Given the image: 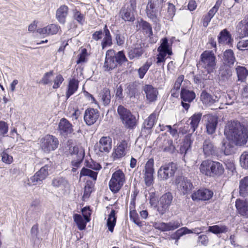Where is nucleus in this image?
<instances>
[{"instance_id": "f257e3e1", "label": "nucleus", "mask_w": 248, "mask_h": 248, "mask_svg": "<svg viewBox=\"0 0 248 248\" xmlns=\"http://www.w3.org/2000/svg\"><path fill=\"white\" fill-rule=\"evenodd\" d=\"M224 134L228 140L232 141L235 145L245 144L248 139L247 128L238 121H230L225 126Z\"/></svg>"}, {"instance_id": "f03ea898", "label": "nucleus", "mask_w": 248, "mask_h": 248, "mask_svg": "<svg viewBox=\"0 0 248 248\" xmlns=\"http://www.w3.org/2000/svg\"><path fill=\"white\" fill-rule=\"evenodd\" d=\"M199 170L202 174L210 177L220 176L224 171L222 164L210 159L202 161L199 167Z\"/></svg>"}, {"instance_id": "7ed1b4c3", "label": "nucleus", "mask_w": 248, "mask_h": 248, "mask_svg": "<svg viewBox=\"0 0 248 248\" xmlns=\"http://www.w3.org/2000/svg\"><path fill=\"white\" fill-rule=\"evenodd\" d=\"M127 61L123 51L116 53L113 49L108 50L106 55L104 68L106 71H110L116 68L118 64H121Z\"/></svg>"}, {"instance_id": "20e7f679", "label": "nucleus", "mask_w": 248, "mask_h": 248, "mask_svg": "<svg viewBox=\"0 0 248 248\" xmlns=\"http://www.w3.org/2000/svg\"><path fill=\"white\" fill-rule=\"evenodd\" d=\"M167 0H150L146 7V14L148 17L153 21L157 22L159 21L161 17V10L163 3Z\"/></svg>"}, {"instance_id": "39448f33", "label": "nucleus", "mask_w": 248, "mask_h": 248, "mask_svg": "<svg viewBox=\"0 0 248 248\" xmlns=\"http://www.w3.org/2000/svg\"><path fill=\"white\" fill-rule=\"evenodd\" d=\"M216 58L213 51L205 50L200 56L198 67L204 68L208 73L213 72L216 65Z\"/></svg>"}, {"instance_id": "423d86ee", "label": "nucleus", "mask_w": 248, "mask_h": 248, "mask_svg": "<svg viewBox=\"0 0 248 248\" xmlns=\"http://www.w3.org/2000/svg\"><path fill=\"white\" fill-rule=\"evenodd\" d=\"M117 112L124 126L129 129H134L137 125L136 117L130 111L124 106L120 105L117 108Z\"/></svg>"}, {"instance_id": "0eeeda50", "label": "nucleus", "mask_w": 248, "mask_h": 248, "mask_svg": "<svg viewBox=\"0 0 248 248\" xmlns=\"http://www.w3.org/2000/svg\"><path fill=\"white\" fill-rule=\"evenodd\" d=\"M125 181V175L122 170H118L112 175L109 182L110 190L114 193H117L122 188Z\"/></svg>"}, {"instance_id": "6e6552de", "label": "nucleus", "mask_w": 248, "mask_h": 248, "mask_svg": "<svg viewBox=\"0 0 248 248\" xmlns=\"http://www.w3.org/2000/svg\"><path fill=\"white\" fill-rule=\"evenodd\" d=\"M59 142L57 138L51 135H46L40 139V147L44 153H49L56 150Z\"/></svg>"}, {"instance_id": "1a4fd4ad", "label": "nucleus", "mask_w": 248, "mask_h": 248, "mask_svg": "<svg viewBox=\"0 0 248 248\" xmlns=\"http://www.w3.org/2000/svg\"><path fill=\"white\" fill-rule=\"evenodd\" d=\"M136 8V0H130L120 11L122 18L125 21L133 22L135 20L134 12Z\"/></svg>"}, {"instance_id": "9d476101", "label": "nucleus", "mask_w": 248, "mask_h": 248, "mask_svg": "<svg viewBox=\"0 0 248 248\" xmlns=\"http://www.w3.org/2000/svg\"><path fill=\"white\" fill-rule=\"evenodd\" d=\"M157 51L158 54L157 55L156 63L159 65L162 63V67H163L164 62L165 61L167 55H170L172 54L171 46L168 43L167 38H164L162 39L161 45L158 47Z\"/></svg>"}, {"instance_id": "9b49d317", "label": "nucleus", "mask_w": 248, "mask_h": 248, "mask_svg": "<svg viewBox=\"0 0 248 248\" xmlns=\"http://www.w3.org/2000/svg\"><path fill=\"white\" fill-rule=\"evenodd\" d=\"M173 201V196L170 192H167L160 197L158 201L157 211L161 215L164 214L169 210Z\"/></svg>"}, {"instance_id": "f8f14e48", "label": "nucleus", "mask_w": 248, "mask_h": 248, "mask_svg": "<svg viewBox=\"0 0 248 248\" xmlns=\"http://www.w3.org/2000/svg\"><path fill=\"white\" fill-rule=\"evenodd\" d=\"M176 170V165L174 163L165 164L159 169L157 172L158 177L161 180H167L173 176Z\"/></svg>"}, {"instance_id": "ddd939ff", "label": "nucleus", "mask_w": 248, "mask_h": 248, "mask_svg": "<svg viewBox=\"0 0 248 248\" xmlns=\"http://www.w3.org/2000/svg\"><path fill=\"white\" fill-rule=\"evenodd\" d=\"M50 169L51 165L49 164L42 167L33 176L30 178V182L33 185L42 184L43 181L48 175V171L50 170Z\"/></svg>"}, {"instance_id": "4468645a", "label": "nucleus", "mask_w": 248, "mask_h": 248, "mask_svg": "<svg viewBox=\"0 0 248 248\" xmlns=\"http://www.w3.org/2000/svg\"><path fill=\"white\" fill-rule=\"evenodd\" d=\"M177 188L183 195L190 193L194 188L191 181L186 177L180 176L176 179Z\"/></svg>"}, {"instance_id": "2eb2a0df", "label": "nucleus", "mask_w": 248, "mask_h": 248, "mask_svg": "<svg viewBox=\"0 0 248 248\" xmlns=\"http://www.w3.org/2000/svg\"><path fill=\"white\" fill-rule=\"evenodd\" d=\"M203 119L207 134L209 135L214 134L216 132L218 124V117L209 114L204 115Z\"/></svg>"}, {"instance_id": "dca6fc26", "label": "nucleus", "mask_w": 248, "mask_h": 248, "mask_svg": "<svg viewBox=\"0 0 248 248\" xmlns=\"http://www.w3.org/2000/svg\"><path fill=\"white\" fill-rule=\"evenodd\" d=\"M195 93L182 87L181 91V104L183 108L187 110L190 107V103L195 98Z\"/></svg>"}, {"instance_id": "f3484780", "label": "nucleus", "mask_w": 248, "mask_h": 248, "mask_svg": "<svg viewBox=\"0 0 248 248\" xmlns=\"http://www.w3.org/2000/svg\"><path fill=\"white\" fill-rule=\"evenodd\" d=\"M213 195V192L212 191L206 189H200L195 192H194L191 197L193 201H208L210 200Z\"/></svg>"}, {"instance_id": "a211bd4d", "label": "nucleus", "mask_w": 248, "mask_h": 248, "mask_svg": "<svg viewBox=\"0 0 248 248\" xmlns=\"http://www.w3.org/2000/svg\"><path fill=\"white\" fill-rule=\"evenodd\" d=\"M96 147L99 152L108 153L112 148V139L109 136H103L100 138L98 142L96 143Z\"/></svg>"}, {"instance_id": "6ab92c4d", "label": "nucleus", "mask_w": 248, "mask_h": 248, "mask_svg": "<svg viewBox=\"0 0 248 248\" xmlns=\"http://www.w3.org/2000/svg\"><path fill=\"white\" fill-rule=\"evenodd\" d=\"M181 226V223L178 221H171L168 223L156 222L154 227L156 229L162 232H167L174 230Z\"/></svg>"}, {"instance_id": "aec40b11", "label": "nucleus", "mask_w": 248, "mask_h": 248, "mask_svg": "<svg viewBox=\"0 0 248 248\" xmlns=\"http://www.w3.org/2000/svg\"><path fill=\"white\" fill-rule=\"evenodd\" d=\"M99 116V111L97 109L90 108L85 110L84 120L88 125H91L94 124Z\"/></svg>"}, {"instance_id": "412c9836", "label": "nucleus", "mask_w": 248, "mask_h": 248, "mask_svg": "<svg viewBox=\"0 0 248 248\" xmlns=\"http://www.w3.org/2000/svg\"><path fill=\"white\" fill-rule=\"evenodd\" d=\"M70 153L76 155L77 160H74L72 161V164L73 166L72 171H76L77 168L79 167L80 163H81L84 158V153L82 150L79 151L78 147L74 146L72 149H70Z\"/></svg>"}, {"instance_id": "4be33fe9", "label": "nucleus", "mask_w": 248, "mask_h": 248, "mask_svg": "<svg viewBox=\"0 0 248 248\" xmlns=\"http://www.w3.org/2000/svg\"><path fill=\"white\" fill-rule=\"evenodd\" d=\"M128 147V144L125 140H122L118 143L112 156L114 159H119L124 156L126 154V150Z\"/></svg>"}, {"instance_id": "5701e85b", "label": "nucleus", "mask_w": 248, "mask_h": 248, "mask_svg": "<svg viewBox=\"0 0 248 248\" xmlns=\"http://www.w3.org/2000/svg\"><path fill=\"white\" fill-rule=\"evenodd\" d=\"M235 206L239 214L248 218V201L237 199L235 202Z\"/></svg>"}, {"instance_id": "b1692460", "label": "nucleus", "mask_w": 248, "mask_h": 248, "mask_svg": "<svg viewBox=\"0 0 248 248\" xmlns=\"http://www.w3.org/2000/svg\"><path fill=\"white\" fill-rule=\"evenodd\" d=\"M60 30V27L55 24H51L43 28H39L37 32L40 34L48 35H54L57 33Z\"/></svg>"}, {"instance_id": "393cba45", "label": "nucleus", "mask_w": 248, "mask_h": 248, "mask_svg": "<svg viewBox=\"0 0 248 248\" xmlns=\"http://www.w3.org/2000/svg\"><path fill=\"white\" fill-rule=\"evenodd\" d=\"M59 130L61 134L67 135L73 131L72 124L65 118L61 119L59 123Z\"/></svg>"}, {"instance_id": "a878e982", "label": "nucleus", "mask_w": 248, "mask_h": 248, "mask_svg": "<svg viewBox=\"0 0 248 248\" xmlns=\"http://www.w3.org/2000/svg\"><path fill=\"white\" fill-rule=\"evenodd\" d=\"M144 49L141 44H137L129 48L128 56L130 60L138 59L143 54Z\"/></svg>"}, {"instance_id": "bb28decb", "label": "nucleus", "mask_w": 248, "mask_h": 248, "mask_svg": "<svg viewBox=\"0 0 248 248\" xmlns=\"http://www.w3.org/2000/svg\"><path fill=\"white\" fill-rule=\"evenodd\" d=\"M237 31L240 38L248 36V16H246L239 22L237 26Z\"/></svg>"}, {"instance_id": "cd10ccee", "label": "nucleus", "mask_w": 248, "mask_h": 248, "mask_svg": "<svg viewBox=\"0 0 248 248\" xmlns=\"http://www.w3.org/2000/svg\"><path fill=\"white\" fill-rule=\"evenodd\" d=\"M202 151L206 157L211 156L215 154V147L210 139L204 140L202 144Z\"/></svg>"}, {"instance_id": "c85d7f7f", "label": "nucleus", "mask_w": 248, "mask_h": 248, "mask_svg": "<svg viewBox=\"0 0 248 248\" xmlns=\"http://www.w3.org/2000/svg\"><path fill=\"white\" fill-rule=\"evenodd\" d=\"M69 8L65 5H61L56 11V17L61 24H64L68 14Z\"/></svg>"}, {"instance_id": "c756f323", "label": "nucleus", "mask_w": 248, "mask_h": 248, "mask_svg": "<svg viewBox=\"0 0 248 248\" xmlns=\"http://www.w3.org/2000/svg\"><path fill=\"white\" fill-rule=\"evenodd\" d=\"M52 186L56 188L63 190L69 187L68 180L62 177H57L54 178L51 182Z\"/></svg>"}, {"instance_id": "7c9ffc66", "label": "nucleus", "mask_w": 248, "mask_h": 248, "mask_svg": "<svg viewBox=\"0 0 248 248\" xmlns=\"http://www.w3.org/2000/svg\"><path fill=\"white\" fill-rule=\"evenodd\" d=\"M143 90L146 94L147 99L149 102H153L156 100L158 91L156 88L150 85H146Z\"/></svg>"}, {"instance_id": "2f4dec72", "label": "nucleus", "mask_w": 248, "mask_h": 248, "mask_svg": "<svg viewBox=\"0 0 248 248\" xmlns=\"http://www.w3.org/2000/svg\"><path fill=\"white\" fill-rule=\"evenodd\" d=\"M201 100L207 106H211L218 101V98L215 95H212L205 91L202 92L201 94Z\"/></svg>"}, {"instance_id": "473e14b6", "label": "nucleus", "mask_w": 248, "mask_h": 248, "mask_svg": "<svg viewBox=\"0 0 248 248\" xmlns=\"http://www.w3.org/2000/svg\"><path fill=\"white\" fill-rule=\"evenodd\" d=\"M223 60L224 63L230 67L233 65L236 62V58L234 52L231 49L226 50L223 53Z\"/></svg>"}, {"instance_id": "72a5a7b5", "label": "nucleus", "mask_w": 248, "mask_h": 248, "mask_svg": "<svg viewBox=\"0 0 248 248\" xmlns=\"http://www.w3.org/2000/svg\"><path fill=\"white\" fill-rule=\"evenodd\" d=\"M78 81L75 78L70 79L69 81L67 91L66 92L67 99L73 94L78 88Z\"/></svg>"}, {"instance_id": "f704fd0d", "label": "nucleus", "mask_w": 248, "mask_h": 248, "mask_svg": "<svg viewBox=\"0 0 248 248\" xmlns=\"http://www.w3.org/2000/svg\"><path fill=\"white\" fill-rule=\"evenodd\" d=\"M235 143L232 140H228V138L222 142V150L224 151V154L229 155L234 152Z\"/></svg>"}, {"instance_id": "c9c22d12", "label": "nucleus", "mask_w": 248, "mask_h": 248, "mask_svg": "<svg viewBox=\"0 0 248 248\" xmlns=\"http://www.w3.org/2000/svg\"><path fill=\"white\" fill-rule=\"evenodd\" d=\"M163 141L162 145H160V148L164 151L169 152L174 149V146L172 145V141L169 139H164L162 140V138H158L156 140V143L160 144Z\"/></svg>"}, {"instance_id": "e433bc0d", "label": "nucleus", "mask_w": 248, "mask_h": 248, "mask_svg": "<svg viewBox=\"0 0 248 248\" xmlns=\"http://www.w3.org/2000/svg\"><path fill=\"white\" fill-rule=\"evenodd\" d=\"M218 39L219 43L224 44H229L232 40L231 34L226 29H224L220 32Z\"/></svg>"}, {"instance_id": "4c0bfd02", "label": "nucleus", "mask_w": 248, "mask_h": 248, "mask_svg": "<svg viewBox=\"0 0 248 248\" xmlns=\"http://www.w3.org/2000/svg\"><path fill=\"white\" fill-rule=\"evenodd\" d=\"M239 194L242 197L248 195V176H245L239 182Z\"/></svg>"}, {"instance_id": "58836bf2", "label": "nucleus", "mask_w": 248, "mask_h": 248, "mask_svg": "<svg viewBox=\"0 0 248 248\" xmlns=\"http://www.w3.org/2000/svg\"><path fill=\"white\" fill-rule=\"evenodd\" d=\"M130 204L133 205V207H131V206H130V217L138 226L141 227L143 224V222L140 220L138 214L136 211L134 209L135 202L134 201L131 202Z\"/></svg>"}, {"instance_id": "ea45409f", "label": "nucleus", "mask_w": 248, "mask_h": 248, "mask_svg": "<svg viewBox=\"0 0 248 248\" xmlns=\"http://www.w3.org/2000/svg\"><path fill=\"white\" fill-rule=\"evenodd\" d=\"M104 32L105 33V36L101 43L103 49L107 46H110L112 44V37L106 25L104 28Z\"/></svg>"}, {"instance_id": "a19ab883", "label": "nucleus", "mask_w": 248, "mask_h": 248, "mask_svg": "<svg viewBox=\"0 0 248 248\" xmlns=\"http://www.w3.org/2000/svg\"><path fill=\"white\" fill-rule=\"evenodd\" d=\"M219 76L221 80L223 81L229 80L232 76V71L230 67H222L219 70Z\"/></svg>"}, {"instance_id": "79ce46f5", "label": "nucleus", "mask_w": 248, "mask_h": 248, "mask_svg": "<svg viewBox=\"0 0 248 248\" xmlns=\"http://www.w3.org/2000/svg\"><path fill=\"white\" fill-rule=\"evenodd\" d=\"M158 115L157 112H156L152 113L144 121V128L148 129H151L156 121Z\"/></svg>"}, {"instance_id": "37998d69", "label": "nucleus", "mask_w": 248, "mask_h": 248, "mask_svg": "<svg viewBox=\"0 0 248 248\" xmlns=\"http://www.w3.org/2000/svg\"><path fill=\"white\" fill-rule=\"evenodd\" d=\"M99 96L105 106H107L110 103L111 95L108 89L104 88L99 93Z\"/></svg>"}, {"instance_id": "c03bdc74", "label": "nucleus", "mask_w": 248, "mask_h": 248, "mask_svg": "<svg viewBox=\"0 0 248 248\" xmlns=\"http://www.w3.org/2000/svg\"><path fill=\"white\" fill-rule=\"evenodd\" d=\"M202 116V114L201 113H197L193 114L189 118V120L191 121L190 124L193 132L195 131L196 129L198 127Z\"/></svg>"}, {"instance_id": "a18cd8bd", "label": "nucleus", "mask_w": 248, "mask_h": 248, "mask_svg": "<svg viewBox=\"0 0 248 248\" xmlns=\"http://www.w3.org/2000/svg\"><path fill=\"white\" fill-rule=\"evenodd\" d=\"M239 81L244 82L248 76V70L244 66H237L235 68Z\"/></svg>"}, {"instance_id": "49530a36", "label": "nucleus", "mask_w": 248, "mask_h": 248, "mask_svg": "<svg viewBox=\"0 0 248 248\" xmlns=\"http://www.w3.org/2000/svg\"><path fill=\"white\" fill-rule=\"evenodd\" d=\"M73 218L74 221L77 224L78 228L80 230H83L85 229L86 223L88 222H86L84 218H83L81 215L77 214H74Z\"/></svg>"}, {"instance_id": "de8ad7c7", "label": "nucleus", "mask_w": 248, "mask_h": 248, "mask_svg": "<svg viewBox=\"0 0 248 248\" xmlns=\"http://www.w3.org/2000/svg\"><path fill=\"white\" fill-rule=\"evenodd\" d=\"M116 222V217H115V211L112 210L107 220V226L109 231L113 232L114 227Z\"/></svg>"}, {"instance_id": "09e8293b", "label": "nucleus", "mask_w": 248, "mask_h": 248, "mask_svg": "<svg viewBox=\"0 0 248 248\" xmlns=\"http://www.w3.org/2000/svg\"><path fill=\"white\" fill-rule=\"evenodd\" d=\"M228 228L225 225H214L209 227L208 231L215 234L225 233L228 232Z\"/></svg>"}, {"instance_id": "8fccbe9b", "label": "nucleus", "mask_w": 248, "mask_h": 248, "mask_svg": "<svg viewBox=\"0 0 248 248\" xmlns=\"http://www.w3.org/2000/svg\"><path fill=\"white\" fill-rule=\"evenodd\" d=\"M97 174L98 172H97L93 171L91 169L83 168L80 171V176H88L92 178L93 180H96Z\"/></svg>"}, {"instance_id": "3c124183", "label": "nucleus", "mask_w": 248, "mask_h": 248, "mask_svg": "<svg viewBox=\"0 0 248 248\" xmlns=\"http://www.w3.org/2000/svg\"><path fill=\"white\" fill-rule=\"evenodd\" d=\"M152 63L151 62H146L141 67H140L138 70L139 77L140 79H142L147 71L151 66Z\"/></svg>"}, {"instance_id": "603ef678", "label": "nucleus", "mask_w": 248, "mask_h": 248, "mask_svg": "<svg viewBox=\"0 0 248 248\" xmlns=\"http://www.w3.org/2000/svg\"><path fill=\"white\" fill-rule=\"evenodd\" d=\"M140 26L142 27L145 33L150 37L153 34L152 29L151 25L146 21H142L140 23Z\"/></svg>"}, {"instance_id": "864d4df0", "label": "nucleus", "mask_w": 248, "mask_h": 248, "mask_svg": "<svg viewBox=\"0 0 248 248\" xmlns=\"http://www.w3.org/2000/svg\"><path fill=\"white\" fill-rule=\"evenodd\" d=\"M53 76V71H50L49 72L46 73L41 79L40 83L43 85L48 84L51 82L52 77Z\"/></svg>"}, {"instance_id": "5fc2aeb1", "label": "nucleus", "mask_w": 248, "mask_h": 248, "mask_svg": "<svg viewBox=\"0 0 248 248\" xmlns=\"http://www.w3.org/2000/svg\"><path fill=\"white\" fill-rule=\"evenodd\" d=\"M240 163L242 168L248 169V152H244L241 155Z\"/></svg>"}, {"instance_id": "6e6d98bb", "label": "nucleus", "mask_w": 248, "mask_h": 248, "mask_svg": "<svg viewBox=\"0 0 248 248\" xmlns=\"http://www.w3.org/2000/svg\"><path fill=\"white\" fill-rule=\"evenodd\" d=\"M154 161L153 158L149 159L146 163L144 168V173H154Z\"/></svg>"}, {"instance_id": "4d7b16f0", "label": "nucleus", "mask_w": 248, "mask_h": 248, "mask_svg": "<svg viewBox=\"0 0 248 248\" xmlns=\"http://www.w3.org/2000/svg\"><path fill=\"white\" fill-rule=\"evenodd\" d=\"M73 17L74 19L80 24H83L85 21L84 15L77 10L74 11Z\"/></svg>"}, {"instance_id": "13d9d810", "label": "nucleus", "mask_w": 248, "mask_h": 248, "mask_svg": "<svg viewBox=\"0 0 248 248\" xmlns=\"http://www.w3.org/2000/svg\"><path fill=\"white\" fill-rule=\"evenodd\" d=\"M184 79V75H180L177 78V80L175 82L174 85V88L172 90L171 92H172V94H175L176 92L179 90L181 84L183 82Z\"/></svg>"}, {"instance_id": "bf43d9fd", "label": "nucleus", "mask_w": 248, "mask_h": 248, "mask_svg": "<svg viewBox=\"0 0 248 248\" xmlns=\"http://www.w3.org/2000/svg\"><path fill=\"white\" fill-rule=\"evenodd\" d=\"M236 47L241 51L248 50V39L239 41L237 44Z\"/></svg>"}, {"instance_id": "052dcab7", "label": "nucleus", "mask_w": 248, "mask_h": 248, "mask_svg": "<svg viewBox=\"0 0 248 248\" xmlns=\"http://www.w3.org/2000/svg\"><path fill=\"white\" fill-rule=\"evenodd\" d=\"M86 166L89 168V169H92L95 170H99L102 168L99 163L94 162L92 160L87 161Z\"/></svg>"}, {"instance_id": "680f3d73", "label": "nucleus", "mask_w": 248, "mask_h": 248, "mask_svg": "<svg viewBox=\"0 0 248 248\" xmlns=\"http://www.w3.org/2000/svg\"><path fill=\"white\" fill-rule=\"evenodd\" d=\"M175 6L173 4L169 2L168 7V15L167 18L169 20H171L175 15Z\"/></svg>"}, {"instance_id": "e2e57ef3", "label": "nucleus", "mask_w": 248, "mask_h": 248, "mask_svg": "<svg viewBox=\"0 0 248 248\" xmlns=\"http://www.w3.org/2000/svg\"><path fill=\"white\" fill-rule=\"evenodd\" d=\"M221 3V0H217L216 2L215 5L209 11L207 15L212 18L215 14L217 12Z\"/></svg>"}, {"instance_id": "0e129e2a", "label": "nucleus", "mask_w": 248, "mask_h": 248, "mask_svg": "<svg viewBox=\"0 0 248 248\" xmlns=\"http://www.w3.org/2000/svg\"><path fill=\"white\" fill-rule=\"evenodd\" d=\"M154 173H144V181L147 186H151L154 181Z\"/></svg>"}, {"instance_id": "69168bd1", "label": "nucleus", "mask_w": 248, "mask_h": 248, "mask_svg": "<svg viewBox=\"0 0 248 248\" xmlns=\"http://www.w3.org/2000/svg\"><path fill=\"white\" fill-rule=\"evenodd\" d=\"M191 143L192 141L190 138L189 137H186L185 139L184 144L181 148V151H183V150H185L186 153L190 147Z\"/></svg>"}, {"instance_id": "338daca9", "label": "nucleus", "mask_w": 248, "mask_h": 248, "mask_svg": "<svg viewBox=\"0 0 248 248\" xmlns=\"http://www.w3.org/2000/svg\"><path fill=\"white\" fill-rule=\"evenodd\" d=\"M64 79L62 76L59 74L55 77L54 80V85L53 86V89H57L60 87L61 84L63 81Z\"/></svg>"}, {"instance_id": "774afa93", "label": "nucleus", "mask_w": 248, "mask_h": 248, "mask_svg": "<svg viewBox=\"0 0 248 248\" xmlns=\"http://www.w3.org/2000/svg\"><path fill=\"white\" fill-rule=\"evenodd\" d=\"M2 161L7 164H10L13 161V157L5 152H3L1 155Z\"/></svg>"}]
</instances>
